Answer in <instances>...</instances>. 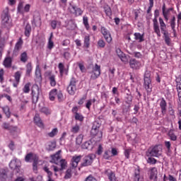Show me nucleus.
<instances>
[{
    "label": "nucleus",
    "instance_id": "nucleus-1",
    "mask_svg": "<svg viewBox=\"0 0 181 181\" xmlns=\"http://www.w3.org/2000/svg\"><path fill=\"white\" fill-rule=\"evenodd\" d=\"M100 127H101L100 123L94 122L90 130L91 136H93V138H95L97 141H101V138H103V132L100 131Z\"/></svg>",
    "mask_w": 181,
    "mask_h": 181
},
{
    "label": "nucleus",
    "instance_id": "nucleus-2",
    "mask_svg": "<svg viewBox=\"0 0 181 181\" xmlns=\"http://www.w3.org/2000/svg\"><path fill=\"white\" fill-rule=\"evenodd\" d=\"M143 87L146 91L147 95H151V93H152V79H151L149 72L144 74Z\"/></svg>",
    "mask_w": 181,
    "mask_h": 181
},
{
    "label": "nucleus",
    "instance_id": "nucleus-3",
    "mask_svg": "<svg viewBox=\"0 0 181 181\" xmlns=\"http://www.w3.org/2000/svg\"><path fill=\"white\" fill-rule=\"evenodd\" d=\"M162 146L156 145L150 147L146 151V156H153L154 158H159L162 156Z\"/></svg>",
    "mask_w": 181,
    "mask_h": 181
},
{
    "label": "nucleus",
    "instance_id": "nucleus-4",
    "mask_svg": "<svg viewBox=\"0 0 181 181\" xmlns=\"http://www.w3.org/2000/svg\"><path fill=\"white\" fill-rule=\"evenodd\" d=\"M154 18L153 19V29L154 33H156L158 37H160L162 34H160V28L159 27V23L158 22V16H159V10L156 9L154 11Z\"/></svg>",
    "mask_w": 181,
    "mask_h": 181
},
{
    "label": "nucleus",
    "instance_id": "nucleus-5",
    "mask_svg": "<svg viewBox=\"0 0 181 181\" xmlns=\"http://www.w3.org/2000/svg\"><path fill=\"white\" fill-rule=\"evenodd\" d=\"M95 159V156L93 153L88 154L82 158L81 166L82 168H87V166H91L93 162Z\"/></svg>",
    "mask_w": 181,
    "mask_h": 181
},
{
    "label": "nucleus",
    "instance_id": "nucleus-6",
    "mask_svg": "<svg viewBox=\"0 0 181 181\" xmlns=\"http://www.w3.org/2000/svg\"><path fill=\"white\" fill-rule=\"evenodd\" d=\"M68 12L71 15H74V16H81L83 15V11L80 7H77V6L70 3L68 7Z\"/></svg>",
    "mask_w": 181,
    "mask_h": 181
},
{
    "label": "nucleus",
    "instance_id": "nucleus-7",
    "mask_svg": "<svg viewBox=\"0 0 181 181\" xmlns=\"http://www.w3.org/2000/svg\"><path fill=\"white\" fill-rule=\"evenodd\" d=\"M56 95L59 103H62V101H64V96H63V93L60 90L57 91V89H52L49 92V100L51 101H54V99L56 98Z\"/></svg>",
    "mask_w": 181,
    "mask_h": 181
},
{
    "label": "nucleus",
    "instance_id": "nucleus-8",
    "mask_svg": "<svg viewBox=\"0 0 181 181\" xmlns=\"http://www.w3.org/2000/svg\"><path fill=\"white\" fill-rule=\"evenodd\" d=\"M77 79H76V78L72 77L71 78L69 85L67 87V91L68 93L70 95H74V94H76V91H77Z\"/></svg>",
    "mask_w": 181,
    "mask_h": 181
},
{
    "label": "nucleus",
    "instance_id": "nucleus-9",
    "mask_svg": "<svg viewBox=\"0 0 181 181\" xmlns=\"http://www.w3.org/2000/svg\"><path fill=\"white\" fill-rule=\"evenodd\" d=\"M11 16L9 15V7H6L3 11L1 23L4 26H9L11 23Z\"/></svg>",
    "mask_w": 181,
    "mask_h": 181
},
{
    "label": "nucleus",
    "instance_id": "nucleus-10",
    "mask_svg": "<svg viewBox=\"0 0 181 181\" xmlns=\"http://www.w3.org/2000/svg\"><path fill=\"white\" fill-rule=\"evenodd\" d=\"M31 91L33 103L36 104V103L39 101V95L40 94V88H39V86L33 85Z\"/></svg>",
    "mask_w": 181,
    "mask_h": 181
},
{
    "label": "nucleus",
    "instance_id": "nucleus-11",
    "mask_svg": "<svg viewBox=\"0 0 181 181\" xmlns=\"http://www.w3.org/2000/svg\"><path fill=\"white\" fill-rule=\"evenodd\" d=\"M101 75V66L95 64V66L92 69V74L90 76V80H97Z\"/></svg>",
    "mask_w": 181,
    "mask_h": 181
},
{
    "label": "nucleus",
    "instance_id": "nucleus-12",
    "mask_svg": "<svg viewBox=\"0 0 181 181\" xmlns=\"http://www.w3.org/2000/svg\"><path fill=\"white\" fill-rule=\"evenodd\" d=\"M100 32L107 43H111L112 42V37L111 36V33H110V30H108V29H107L104 26H102L100 28Z\"/></svg>",
    "mask_w": 181,
    "mask_h": 181
},
{
    "label": "nucleus",
    "instance_id": "nucleus-13",
    "mask_svg": "<svg viewBox=\"0 0 181 181\" xmlns=\"http://www.w3.org/2000/svg\"><path fill=\"white\" fill-rule=\"evenodd\" d=\"M9 167L12 169V170H16V173H19V170L21 169V160H18L16 158H14L11 160Z\"/></svg>",
    "mask_w": 181,
    "mask_h": 181
},
{
    "label": "nucleus",
    "instance_id": "nucleus-14",
    "mask_svg": "<svg viewBox=\"0 0 181 181\" xmlns=\"http://www.w3.org/2000/svg\"><path fill=\"white\" fill-rule=\"evenodd\" d=\"M173 11V8H170L166 9V4L163 3V6H162V12H163V16L166 22L169 21V15H170V11Z\"/></svg>",
    "mask_w": 181,
    "mask_h": 181
},
{
    "label": "nucleus",
    "instance_id": "nucleus-15",
    "mask_svg": "<svg viewBox=\"0 0 181 181\" xmlns=\"http://www.w3.org/2000/svg\"><path fill=\"white\" fill-rule=\"evenodd\" d=\"M116 53L118 57L120 59L121 62L124 63V64H127V63H128V58L129 57V56H127V54L123 53L121 49L117 48L116 49Z\"/></svg>",
    "mask_w": 181,
    "mask_h": 181
},
{
    "label": "nucleus",
    "instance_id": "nucleus-16",
    "mask_svg": "<svg viewBox=\"0 0 181 181\" xmlns=\"http://www.w3.org/2000/svg\"><path fill=\"white\" fill-rule=\"evenodd\" d=\"M129 66L133 70H139L141 69V62L136 60V59H130Z\"/></svg>",
    "mask_w": 181,
    "mask_h": 181
},
{
    "label": "nucleus",
    "instance_id": "nucleus-17",
    "mask_svg": "<svg viewBox=\"0 0 181 181\" xmlns=\"http://www.w3.org/2000/svg\"><path fill=\"white\" fill-rule=\"evenodd\" d=\"M21 77H22V72H21V71H18L14 74L15 81L13 83V87L17 88L18 86H19V83H21Z\"/></svg>",
    "mask_w": 181,
    "mask_h": 181
},
{
    "label": "nucleus",
    "instance_id": "nucleus-18",
    "mask_svg": "<svg viewBox=\"0 0 181 181\" xmlns=\"http://www.w3.org/2000/svg\"><path fill=\"white\" fill-rule=\"evenodd\" d=\"M23 46V40H22V37H20L17 42L15 45L14 49H13V53L18 54L21 50H22V47Z\"/></svg>",
    "mask_w": 181,
    "mask_h": 181
},
{
    "label": "nucleus",
    "instance_id": "nucleus-19",
    "mask_svg": "<svg viewBox=\"0 0 181 181\" xmlns=\"http://www.w3.org/2000/svg\"><path fill=\"white\" fill-rule=\"evenodd\" d=\"M34 124L37 125V127H39V128H43L45 127V124H43V121L40 118V116L39 114H36L33 118Z\"/></svg>",
    "mask_w": 181,
    "mask_h": 181
},
{
    "label": "nucleus",
    "instance_id": "nucleus-20",
    "mask_svg": "<svg viewBox=\"0 0 181 181\" xmlns=\"http://www.w3.org/2000/svg\"><path fill=\"white\" fill-rule=\"evenodd\" d=\"M167 135L170 141L173 142L177 141V134L175 129H170Z\"/></svg>",
    "mask_w": 181,
    "mask_h": 181
},
{
    "label": "nucleus",
    "instance_id": "nucleus-21",
    "mask_svg": "<svg viewBox=\"0 0 181 181\" xmlns=\"http://www.w3.org/2000/svg\"><path fill=\"white\" fill-rule=\"evenodd\" d=\"M81 158H83V156H81V155L80 156L75 155L73 156L71 160L73 168H77V166H78V163L80 162V160H81Z\"/></svg>",
    "mask_w": 181,
    "mask_h": 181
},
{
    "label": "nucleus",
    "instance_id": "nucleus-22",
    "mask_svg": "<svg viewBox=\"0 0 181 181\" xmlns=\"http://www.w3.org/2000/svg\"><path fill=\"white\" fill-rule=\"evenodd\" d=\"M166 107H168V103L165 98H162L161 101L160 102V107L161 109V114L165 115L166 114Z\"/></svg>",
    "mask_w": 181,
    "mask_h": 181
},
{
    "label": "nucleus",
    "instance_id": "nucleus-23",
    "mask_svg": "<svg viewBox=\"0 0 181 181\" xmlns=\"http://www.w3.org/2000/svg\"><path fill=\"white\" fill-rule=\"evenodd\" d=\"M60 152H62V151H59L57 153L52 156L51 162L52 163H55V165H57V163H59V160H60V159L62 158V157L60 156Z\"/></svg>",
    "mask_w": 181,
    "mask_h": 181
},
{
    "label": "nucleus",
    "instance_id": "nucleus-24",
    "mask_svg": "<svg viewBox=\"0 0 181 181\" xmlns=\"http://www.w3.org/2000/svg\"><path fill=\"white\" fill-rule=\"evenodd\" d=\"M158 178V168L153 167L150 168V179L151 180Z\"/></svg>",
    "mask_w": 181,
    "mask_h": 181
},
{
    "label": "nucleus",
    "instance_id": "nucleus-25",
    "mask_svg": "<svg viewBox=\"0 0 181 181\" xmlns=\"http://www.w3.org/2000/svg\"><path fill=\"white\" fill-rule=\"evenodd\" d=\"M135 40H138L139 43H142V42H144L145 38L144 37V34H140L139 33H135L134 34Z\"/></svg>",
    "mask_w": 181,
    "mask_h": 181
},
{
    "label": "nucleus",
    "instance_id": "nucleus-26",
    "mask_svg": "<svg viewBox=\"0 0 181 181\" xmlns=\"http://www.w3.org/2000/svg\"><path fill=\"white\" fill-rule=\"evenodd\" d=\"M4 66L7 69L12 67V58L11 57H7L3 63Z\"/></svg>",
    "mask_w": 181,
    "mask_h": 181
},
{
    "label": "nucleus",
    "instance_id": "nucleus-27",
    "mask_svg": "<svg viewBox=\"0 0 181 181\" xmlns=\"http://www.w3.org/2000/svg\"><path fill=\"white\" fill-rule=\"evenodd\" d=\"M35 158H39L36 156V154H33V153H28L25 157V162L28 163L30 162V160H35Z\"/></svg>",
    "mask_w": 181,
    "mask_h": 181
},
{
    "label": "nucleus",
    "instance_id": "nucleus-28",
    "mask_svg": "<svg viewBox=\"0 0 181 181\" xmlns=\"http://www.w3.org/2000/svg\"><path fill=\"white\" fill-rule=\"evenodd\" d=\"M159 23L161 33H163L164 32H168V30H166V24L165 23V21H163V18H159Z\"/></svg>",
    "mask_w": 181,
    "mask_h": 181
},
{
    "label": "nucleus",
    "instance_id": "nucleus-29",
    "mask_svg": "<svg viewBox=\"0 0 181 181\" xmlns=\"http://www.w3.org/2000/svg\"><path fill=\"white\" fill-rule=\"evenodd\" d=\"M163 36H164V40H165V44L168 45V46H170V37L169 36V33L168 31H165L164 33H162Z\"/></svg>",
    "mask_w": 181,
    "mask_h": 181
},
{
    "label": "nucleus",
    "instance_id": "nucleus-30",
    "mask_svg": "<svg viewBox=\"0 0 181 181\" xmlns=\"http://www.w3.org/2000/svg\"><path fill=\"white\" fill-rule=\"evenodd\" d=\"M26 76H30V73H32V70H33V66H32V62H28L25 66Z\"/></svg>",
    "mask_w": 181,
    "mask_h": 181
},
{
    "label": "nucleus",
    "instance_id": "nucleus-31",
    "mask_svg": "<svg viewBox=\"0 0 181 181\" xmlns=\"http://www.w3.org/2000/svg\"><path fill=\"white\" fill-rule=\"evenodd\" d=\"M8 173H9L8 170H1V181H6V179H8Z\"/></svg>",
    "mask_w": 181,
    "mask_h": 181
},
{
    "label": "nucleus",
    "instance_id": "nucleus-32",
    "mask_svg": "<svg viewBox=\"0 0 181 181\" xmlns=\"http://www.w3.org/2000/svg\"><path fill=\"white\" fill-rule=\"evenodd\" d=\"M82 149H93V142L91 141H86L82 144Z\"/></svg>",
    "mask_w": 181,
    "mask_h": 181
},
{
    "label": "nucleus",
    "instance_id": "nucleus-33",
    "mask_svg": "<svg viewBox=\"0 0 181 181\" xmlns=\"http://www.w3.org/2000/svg\"><path fill=\"white\" fill-rule=\"evenodd\" d=\"M134 181H141V173L139 171V169H136L134 170Z\"/></svg>",
    "mask_w": 181,
    "mask_h": 181
},
{
    "label": "nucleus",
    "instance_id": "nucleus-34",
    "mask_svg": "<svg viewBox=\"0 0 181 181\" xmlns=\"http://www.w3.org/2000/svg\"><path fill=\"white\" fill-rule=\"evenodd\" d=\"M103 9L107 16H109V17L112 16V11H111V7H110L108 5H106V6H104Z\"/></svg>",
    "mask_w": 181,
    "mask_h": 181
},
{
    "label": "nucleus",
    "instance_id": "nucleus-35",
    "mask_svg": "<svg viewBox=\"0 0 181 181\" xmlns=\"http://www.w3.org/2000/svg\"><path fill=\"white\" fill-rule=\"evenodd\" d=\"M28 53L26 52L21 53L20 55V60L22 63H26V62H28Z\"/></svg>",
    "mask_w": 181,
    "mask_h": 181
},
{
    "label": "nucleus",
    "instance_id": "nucleus-36",
    "mask_svg": "<svg viewBox=\"0 0 181 181\" xmlns=\"http://www.w3.org/2000/svg\"><path fill=\"white\" fill-rule=\"evenodd\" d=\"M105 41H104L103 39H100L98 40L97 47L98 49H104V47H105Z\"/></svg>",
    "mask_w": 181,
    "mask_h": 181
},
{
    "label": "nucleus",
    "instance_id": "nucleus-37",
    "mask_svg": "<svg viewBox=\"0 0 181 181\" xmlns=\"http://www.w3.org/2000/svg\"><path fill=\"white\" fill-rule=\"evenodd\" d=\"M32 32V27L30 24H27L25 28V35L27 36V37H29L30 36V33Z\"/></svg>",
    "mask_w": 181,
    "mask_h": 181
},
{
    "label": "nucleus",
    "instance_id": "nucleus-38",
    "mask_svg": "<svg viewBox=\"0 0 181 181\" xmlns=\"http://www.w3.org/2000/svg\"><path fill=\"white\" fill-rule=\"evenodd\" d=\"M43 170H45L46 172V173H47L48 181H54L52 179V176H53V173H52V171L49 170V168L44 167Z\"/></svg>",
    "mask_w": 181,
    "mask_h": 181
},
{
    "label": "nucleus",
    "instance_id": "nucleus-39",
    "mask_svg": "<svg viewBox=\"0 0 181 181\" xmlns=\"http://www.w3.org/2000/svg\"><path fill=\"white\" fill-rule=\"evenodd\" d=\"M49 80L50 86L52 87H55V86H56V76L49 75Z\"/></svg>",
    "mask_w": 181,
    "mask_h": 181
},
{
    "label": "nucleus",
    "instance_id": "nucleus-40",
    "mask_svg": "<svg viewBox=\"0 0 181 181\" xmlns=\"http://www.w3.org/2000/svg\"><path fill=\"white\" fill-rule=\"evenodd\" d=\"M53 37V33H51L50 37L49 38L48 41V45L47 47L49 50H52V47H54V42L52 40V38Z\"/></svg>",
    "mask_w": 181,
    "mask_h": 181
},
{
    "label": "nucleus",
    "instance_id": "nucleus-41",
    "mask_svg": "<svg viewBox=\"0 0 181 181\" xmlns=\"http://www.w3.org/2000/svg\"><path fill=\"white\" fill-rule=\"evenodd\" d=\"M83 139H84V135L79 134L76 139V145H78V146L81 145V144H83Z\"/></svg>",
    "mask_w": 181,
    "mask_h": 181
},
{
    "label": "nucleus",
    "instance_id": "nucleus-42",
    "mask_svg": "<svg viewBox=\"0 0 181 181\" xmlns=\"http://www.w3.org/2000/svg\"><path fill=\"white\" fill-rule=\"evenodd\" d=\"M83 23L86 30H88V29H90V24H88V17H87V16L83 17Z\"/></svg>",
    "mask_w": 181,
    "mask_h": 181
},
{
    "label": "nucleus",
    "instance_id": "nucleus-43",
    "mask_svg": "<svg viewBox=\"0 0 181 181\" xmlns=\"http://www.w3.org/2000/svg\"><path fill=\"white\" fill-rule=\"evenodd\" d=\"M84 46L87 49L90 47V35H86L84 37Z\"/></svg>",
    "mask_w": 181,
    "mask_h": 181
},
{
    "label": "nucleus",
    "instance_id": "nucleus-44",
    "mask_svg": "<svg viewBox=\"0 0 181 181\" xmlns=\"http://www.w3.org/2000/svg\"><path fill=\"white\" fill-rule=\"evenodd\" d=\"M3 112L5 114L7 118H10L11 117V111L9 110V107L6 106L2 108Z\"/></svg>",
    "mask_w": 181,
    "mask_h": 181
},
{
    "label": "nucleus",
    "instance_id": "nucleus-45",
    "mask_svg": "<svg viewBox=\"0 0 181 181\" xmlns=\"http://www.w3.org/2000/svg\"><path fill=\"white\" fill-rule=\"evenodd\" d=\"M107 177L110 181H117V177H115V173L112 171H110L107 174Z\"/></svg>",
    "mask_w": 181,
    "mask_h": 181
},
{
    "label": "nucleus",
    "instance_id": "nucleus-46",
    "mask_svg": "<svg viewBox=\"0 0 181 181\" xmlns=\"http://www.w3.org/2000/svg\"><path fill=\"white\" fill-rule=\"evenodd\" d=\"M23 4H24L23 1H19L17 7V11L18 13H23Z\"/></svg>",
    "mask_w": 181,
    "mask_h": 181
},
{
    "label": "nucleus",
    "instance_id": "nucleus-47",
    "mask_svg": "<svg viewBox=\"0 0 181 181\" xmlns=\"http://www.w3.org/2000/svg\"><path fill=\"white\" fill-rule=\"evenodd\" d=\"M23 93H25V94H28L29 93V92L30 91V83H27L23 88Z\"/></svg>",
    "mask_w": 181,
    "mask_h": 181
},
{
    "label": "nucleus",
    "instance_id": "nucleus-48",
    "mask_svg": "<svg viewBox=\"0 0 181 181\" xmlns=\"http://www.w3.org/2000/svg\"><path fill=\"white\" fill-rule=\"evenodd\" d=\"M110 153H111V151L110 150H106L103 154L104 159L106 160H110L112 156Z\"/></svg>",
    "mask_w": 181,
    "mask_h": 181
},
{
    "label": "nucleus",
    "instance_id": "nucleus-49",
    "mask_svg": "<svg viewBox=\"0 0 181 181\" xmlns=\"http://www.w3.org/2000/svg\"><path fill=\"white\" fill-rule=\"evenodd\" d=\"M35 76L37 78H42V73L39 65H37L35 68Z\"/></svg>",
    "mask_w": 181,
    "mask_h": 181
},
{
    "label": "nucleus",
    "instance_id": "nucleus-50",
    "mask_svg": "<svg viewBox=\"0 0 181 181\" xmlns=\"http://www.w3.org/2000/svg\"><path fill=\"white\" fill-rule=\"evenodd\" d=\"M59 132V130L57 129V128H54L52 130L51 132L48 133V136L50 138H53L54 136H56V135H57V133Z\"/></svg>",
    "mask_w": 181,
    "mask_h": 181
},
{
    "label": "nucleus",
    "instance_id": "nucleus-51",
    "mask_svg": "<svg viewBox=\"0 0 181 181\" xmlns=\"http://www.w3.org/2000/svg\"><path fill=\"white\" fill-rule=\"evenodd\" d=\"M61 168L59 170H64V169H66V166H67V162L64 159H62L59 160Z\"/></svg>",
    "mask_w": 181,
    "mask_h": 181
},
{
    "label": "nucleus",
    "instance_id": "nucleus-52",
    "mask_svg": "<svg viewBox=\"0 0 181 181\" xmlns=\"http://www.w3.org/2000/svg\"><path fill=\"white\" fill-rule=\"evenodd\" d=\"M37 163H39V157L35 158L33 163V170H37Z\"/></svg>",
    "mask_w": 181,
    "mask_h": 181
},
{
    "label": "nucleus",
    "instance_id": "nucleus-53",
    "mask_svg": "<svg viewBox=\"0 0 181 181\" xmlns=\"http://www.w3.org/2000/svg\"><path fill=\"white\" fill-rule=\"evenodd\" d=\"M158 162V160L153 158V156H150L147 159V163H150V165H156V163Z\"/></svg>",
    "mask_w": 181,
    "mask_h": 181
},
{
    "label": "nucleus",
    "instance_id": "nucleus-54",
    "mask_svg": "<svg viewBox=\"0 0 181 181\" xmlns=\"http://www.w3.org/2000/svg\"><path fill=\"white\" fill-rule=\"evenodd\" d=\"M75 119H76V121L83 122V121H84V116L80 113H76V115H75Z\"/></svg>",
    "mask_w": 181,
    "mask_h": 181
},
{
    "label": "nucleus",
    "instance_id": "nucleus-55",
    "mask_svg": "<svg viewBox=\"0 0 181 181\" xmlns=\"http://www.w3.org/2000/svg\"><path fill=\"white\" fill-rule=\"evenodd\" d=\"M33 23L35 25H41L42 21H41L40 16H38L37 17H34Z\"/></svg>",
    "mask_w": 181,
    "mask_h": 181
},
{
    "label": "nucleus",
    "instance_id": "nucleus-56",
    "mask_svg": "<svg viewBox=\"0 0 181 181\" xmlns=\"http://www.w3.org/2000/svg\"><path fill=\"white\" fill-rule=\"evenodd\" d=\"M168 114L173 119L176 118V116L175 115V110H173V108L169 107Z\"/></svg>",
    "mask_w": 181,
    "mask_h": 181
},
{
    "label": "nucleus",
    "instance_id": "nucleus-57",
    "mask_svg": "<svg viewBox=\"0 0 181 181\" xmlns=\"http://www.w3.org/2000/svg\"><path fill=\"white\" fill-rule=\"evenodd\" d=\"M58 69L59 70L60 75L63 76V74L64 73V65L63 64V63L59 64Z\"/></svg>",
    "mask_w": 181,
    "mask_h": 181
},
{
    "label": "nucleus",
    "instance_id": "nucleus-58",
    "mask_svg": "<svg viewBox=\"0 0 181 181\" xmlns=\"http://www.w3.org/2000/svg\"><path fill=\"white\" fill-rule=\"evenodd\" d=\"M79 131H80V126L77 124L74 126L71 129V132H73V134H77V132H78Z\"/></svg>",
    "mask_w": 181,
    "mask_h": 181
},
{
    "label": "nucleus",
    "instance_id": "nucleus-59",
    "mask_svg": "<svg viewBox=\"0 0 181 181\" xmlns=\"http://www.w3.org/2000/svg\"><path fill=\"white\" fill-rule=\"evenodd\" d=\"M40 112H42V114H45V115H50V110H49L47 107H42L40 110Z\"/></svg>",
    "mask_w": 181,
    "mask_h": 181
},
{
    "label": "nucleus",
    "instance_id": "nucleus-60",
    "mask_svg": "<svg viewBox=\"0 0 181 181\" xmlns=\"http://www.w3.org/2000/svg\"><path fill=\"white\" fill-rule=\"evenodd\" d=\"M133 98L131 95H127L126 97V104H128L129 105H131V103H132Z\"/></svg>",
    "mask_w": 181,
    "mask_h": 181
},
{
    "label": "nucleus",
    "instance_id": "nucleus-61",
    "mask_svg": "<svg viewBox=\"0 0 181 181\" xmlns=\"http://www.w3.org/2000/svg\"><path fill=\"white\" fill-rule=\"evenodd\" d=\"M132 151V149L131 148H127L124 150V156L125 158H127V159H129V155H131V151Z\"/></svg>",
    "mask_w": 181,
    "mask_h": 181
},
{
    "label": "nucleus",
    "instance_id": "nucleus-62",
    "mask_svg": "<svg viewBox=\"0 0 181 181\" xmlns=\"http://www.w3.org/2000/svg\"><path fill=\"white\" fill-rule=\"evenodd\" d=\"M177 88H181V76H178L175 79Z\"/></svg>",
    "mask_w": 181,
    "mask_h": 181
},
{
    "label": "nucleus",
    "instance_id": "nucleus-63",
    "mask_svg": "<svg viewBox=\"0 0 181 181\" xmlns=\"http://www.w3.org/2000/svg\"><path fill=\"white\" fill-rule=\"evenodd\" d=\"M71 177V169H68L66 171V175L64 176V179H70Z\"/></svg>",
    "mask_w": 181,
    "mask_h": 181
},
{
    "label": "nucleus",
    "instance_id": "nucleus-64",
    "mask_svg": "<svg viewBox=\"0 0 181 181\" xmlns=\"http://www.w3.org/2000/svg\"><path fill=\"white\" fill-rule=\"evenodd\" d=\"M84 181H97V178H95V177L90 175H88Z\"/></svg>",
    "mask_w": 181,
    "mask_h": 181
}]
</instances>
